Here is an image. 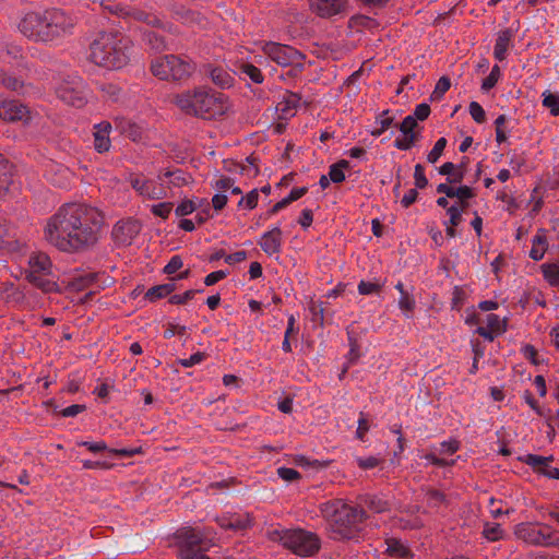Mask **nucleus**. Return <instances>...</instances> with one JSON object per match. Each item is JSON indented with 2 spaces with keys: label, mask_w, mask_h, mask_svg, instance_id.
<instances>
[{
  "label": "nucleus",
  "mask_w": 559,
  "mask_h": 559,
  "mask_svg": "<svg viewBox=\"0 0 559 559\" xmlns=\"http://www.w3.org/2000/svg\"><path fill=\"white\" fill-rule=\"evenodd\" d=\"M271 538L280 542L285 548L300 557L313 556L321 547V542L317 534L301 528L274 530L271 532Z\"/></svg>",
  "instance_id": "nucleus-6"
},
{
  "label": "nucleus",
  "mask_w": 559,
  "mask_h": 559,
  "mask_svg": "<svg viewBox=\"0 0 559 559\" xmlns=\"http://www.w3.org/2000/svg\"><path fill=\"white\" fill-rule=\"evenodd\" d=\"M386 552L396 559H413V554L409 548L400 539L388 538L385 540Z\"/></svg>",
  "instance_id": "nucleus-27"
},
{
  "label": "nucleus",
  "mask_w": 559,
  "mask_h": 559,
  "mask_svg": "<svg viewBox=\"0 0 559 559\" xmlns=\"http://www.w3.org/2000/svg\"><path fill=\"white\" fill-rule=\"evenodd\" d=\"M447 145L445 138H440L436 143L432 150L427 155V160L431 164L437 163V160L440 158V156L443 153V150Z\"/></svg>",
  "instance_id": "nucleus-42"
},
{
  "label": "nucleus",
  "mask_w": 559,
  "mask_h": 559,
  "mask_svg": "<svg viewBox=\"0 0 559 559\" xmlns=\"http://www.w3.org/2000/svg\"><path fill=\"white\" fill-rule=\"evenodd\" d=\"M326 521L329 536L333 540H358L367 518L366 511L357 506L335 499L320 507Z\"/></svg>",
  "instance_id": "nucleus-4"
},
{
  "label": "nucleus",
  "mask_w": 559,
  "mask_h": 559,
  "mask_svg": "<svg viewBox=\"0 0 559 559\" xmlns=\"http://www.w3.org/2000/svg\"><path fill=\"white\" fill-rule=\"evenodd\" d=\"M116 130L132 140L133 142L141 141L144 133V127L127 118H117L115 120Z\"/></svg>",
  "instance_id": "nucleus-21"
},
{
  "label": "nucleus",
  "mask_w": 559,
  "mask_h": 559,
  "mask_svg": "<svg viewBox=\"0 0 559 559\" xmlns=\"http://www.w3.org/2000/svg\"><path fill=\"white\" fill-rule=\"evenodd\" d=\"M200 207V203L195 204L191 200H185L182 201L177 207H176V215L177 216H187L193 213L197 209Z\"/></svg>",
  "instance_id": "nucleus-49"
},
{
  "label": "nucleus",
  "mask_w": 559,
  "mask_h": 559,
  "mask_svg": "<svg viewBox=\"0 0 559 559\" xmlns=\"http://www.w3.org/2000/svg\"><path fill=\"white\" fill-rule=\"evenodd\" d=\"M58 98L68 105L83 107L87 102V86L79 75H68L56 87Z\"/></svg>",
  "instance_id": "nucleus-11"
},
{
  "label": "nucleus",
  "mask_w": 559,
  "mask_h": 559,
  "mask_svg": "<svg viewBox=\"0 0 559 559\" xmlns=\"http://www.w3.org/2000/svg\"><path fill=\"white\" fill-rule=\"evenodd\" d=\"M469 114L477 123H483L486 119L485 110L477 102L469 104Z\"/></svg>",
  "instance_id": "nucleus-53"
},
{
  "label": "nucleus",
  "mask_w": 559,
  "mask_h": 559,
  "mask_svg": "<svg viewBox=\"0 0 559 559\" xmlns=\"http://www.w3.org/2000/svg\"><path fill=\"white\" fill-rule=\"evenodd\" d=\"M25 241L19 237L17 230L5 218L0 219V247L8 252H19Z\"/></svg>",
  "instance_id": "nucleus-15"
},
{
  "label": "nucleus",
  "mask_w": 559,
  "mask_h": 559,
  "mask_svg": "<svg viewBox=\"0 0 559 559\" xmlns=\"http://www.w3.org/2000/svg\"><path fill=\"white\" fill-rule=\"evenodd\" d=\"M0 118L9 122H27L31 116L28 108L23 104L16 100H4L0 103Z\"/></svg>",
  "instance_id": "nucleus-18"
},
{
  "label": "nucleus",
  "mask_w": 559,
  "mask_h": 559,
  "mask_svg": "<svg viewBox=\"0 0 559 559\" xmlns=\"http://www.w3.org/2000/svg\"><path fill=\"white\" fill-rule=\"evenodd\" d=\"M349 167V163L345 159L330 166L329 178L332 182L340 183L345 180L344 170Z\"/></svg>",
  "instance_id": "nucleus-35"
},
{
  "label": "nucleus",
  "mask_w": 559,
  "mask_h": 559,
  "mask_svg": "<svg viewBox=\"0 0 559 559\" xmlns=\"http://www.w3.org/2000/svg\"><path fill=\"white\" fill-rule=\"evenodd\" d=\"M0 83L4 87L12 90V91H19L23 85L22 82L17 78L8 75L4 72H0Z\"/></svg>",
  "instance_id": "nucleus-46"
},
{
  "label": "nucleus",
  "mask_w": 559,
  "mask_h": 559,
  "mask_svg": "<svg viewBox=\"0 0 559 559\" xmlns=\"http://www.w3.org/2000/svg\"><path fill=\"white\" fill-rule=\"evenodd\" d=\"M199 290H187L183 294L173 295L169 298V302L173 305H182L191 300Z\"/></svg>",
  "instance_id": "nucleus-54"
},
{
  "label": "nucleus",
  "mask_w": 559,
  "mask_h": 559,
  "mask_svg": "<svg viewBox=\"0 0 559 559\" xmlns=\"http://www.w3.org/2000/svg\"><path fill=\"white\" fill-rule=\"evenodd\" d=\"M543 105L550 110L552 116H559V95L548 91L543 93Z\"/></svg>",
  "instance_id": "nucleus-39"
},
{
  "label": "nucleus",
  "mask_w": 559,
  "mask_h": 559,
  "mask_svg": "<svg viewBox=\"0 0 559 559\" xmlns=\"http://www.w3.org/2000/svg\"><path fill=\"white\" fill-rule=\"evenodd\" d=\"M158 180L140 175L131 176L129 179L131 187L136 193L147 200H160L167 197L166 188L162 182V176H158Z\"/></svg>",
  "instance_id": "nucleus-13"
},
{
  "label": "nucleus",
  "mask_w": 559,
  "mask_h": 559,
  "mask_svg": "<svg viewBox=\"0 0 559 559\" xmlns=\"http://www.w3.org/2000/svg\"><path fill=\"white\" fill-rule=\"evenodd\" d=\"M204 359H205V354L198 352V353L192 354L188 358L179 359L178 364L185 368H190V367L201 364Z\"/></svg>",
  "instance_id": "nucleus-51"
},
{
  "label": "nucleus",
  "mask_w": 559,
  "mask_h": 559,
  "mask_svg": "<svg viewBox=\"0 0 559 559\" xmlns=\"http://www.w3.org/2000/svg\"><path fill=\"white\" fill-rule=\"evenodd\" d=\"M168 178L169 185L174 187L187 186L191 181V177L181 169L167 170L162 178Z\"/></svg>",
  "instance_id": "nucleus-31"
},
{
  "label": "nucleus",
  "mask_w": 559,
  "mask_h": 559,
  "mask_svg": "<svg viewBox=\"0 0 559 559\" xmlns=\"http://www.w3.org/2000/svg\"><path fill=\"white\" fill-rule=\"evenodd\" d=\"M103 225V214L96 207L84 203H67L47 218L43 237L61 252L83 253L97 245Z\"/></svg>",
  "instance_id": "nucleus-1"
},
{
  "label": "nucleus",
  "mask_w": 559,
  "mask_h": 559,
  "mask_svg": "<svg viewBox=\"0 0 559 559\" xmlns=\"http://www.w3.org/2000/svg\"><path fill=\"white\" fill-rule=\"evenodd\" d=\"M278 476L286 481H294L299 478V473L290 467H280L277 469Z\"/></svg>",
  "instance_id": "nucleus-63"
},
{
  "label": "nucleus",
  "mask_w": 559,
  "mask_h": 559,
  "mask_svg": "<svg viewBox=\"0 0 559 559\" xmlns=\"http://www.w3.org/2000/svg\"><path fill=\"white\" fill-rule=\"evenodd\" d=\"M150 69L159 80L179 81L190 78L195 67L186 58L166 55L153 59Z\"/></svg>",
  "instance_id": "nucleus-8"
},
{
  "label": "nucleus",
  "mask_w": 559,
  "mask_h": 559,
  "mask_svg": "<svg viewBox=\"0 0 559 559\" xmlns=\"http://www.w3.org/2000/svg\"><path fill=\"white\" fill-rule=\"evenodd\" d=\"M204 72L221 88H229L234 84V76L223 67L207 64L204 68Z\"/></svg>",
  "instance_id": "nucleus-23"
},
{
  "label": "nucleus",
  "mask_w": 559,
  "mask_h": 559,
  "mask_svg": "<svg viewBox=\"0 0 559 559\" xmlns=\"http://www.w3.org/2000/svg\"><path fill=\"white\" fill-rule=\"evenodd\" d=\"M144 40L147 45L151 46L152 49L155 50H163L166 47L164 38L154 32L147 33L144 37Z\"/></svg>",
  "instance_id": "nucleus-47"
},
{
  "label": "nucleus",
  "mask_w": 559,
  "mask_h": 559,
  "mask_svg": "<svg viewBox=\"0 0 559 559\" xmlns=\"http://www.w3.org/2000/svg\"><path fill=\"white\" fill-rule=\"evenodd\" d=\"M548 249L546 231L538 229L532 239V248L530 250V258L534 261H539L544 258Z\"/></svg>",
  "instance_id": "nucleus-26"
},
{
  "label": "nucleus",
  "mask_w": 559,
  "mask_h": 559,
  "mask_svg": "<svg viewBox=\"0 0 559 559\" xmlns=\"http://www.w3.org/2000/svg\"><path fill=\"white\" fill-rule=\"evenodd\" d=\"M430 115V107L426 103H421L415 107V110L412 116H415L416 120L424 121Z\"/></svg>",
  "instance_id": "nucleus-62"
},
{
  "label": "nucleus",
  "mask_w": 559,
  "mask_h": 559,
  "mask_svg": "<svg viewBox=\"0 0 559 559\" xmlns=\"http://www.w3.org/2000/svg\"><path fill=\"white\" fill-rule=\"evenodd\" d=\"M141 224L135 219H124L118 222L112 229V238L119 246H129L139 235Z\"/></svg>",
  "instance_id": "nucleus-14"
},
{
  "label": "nucleus",
  "mask_w": 559,
  "mask_h": 559,
  "mask_svg": "<svg viewBox=\"0 0 559 559\" xmlns=\"http://www.w3.org/2000/svg\"><path fill=\"white\" fill-rule=\"evenodd\" d=\"M260 49L270 60L278 66L283 68L289 67V72L294 75L304 70L305 55L292 46L275 41H262Z\"/></svg>",
  "instance_id": "nucleus-9"
},
{
  "label": "nucleus",
  "mask_w": 559,
  "mask_h": 559,
  "mask_svg": "<svg viewBox=\"0 0 559 559\" xmlns=\"http://www.w3.org/2000/svg\"><path fill=\"white\" fill-rule=\"evenodd\" d=\"M9 181L10 180L8 177V162L0 154V193L8 189Z\"/></svg>",
  "instance_id": "nucleus-52"
},
{
  "label": "nucleus",
  "mask_w": 559,
  "mask_h": 559,
  "mask_svg": "<svg viewBox=\"0 0 559 559\" xmlns=\"http://www.w3.org/2000/svg\"><path fill=\"white\" fill-rule=\"evenodd\" d=\"M27 278L45 293L57 290V283L52 275V262L44 252L32 253L28 259Z\"/></svg>",
  "instance_id": "nucleus-10"
},
{
  "label": "nucleus",
  "mask_w": 559,
  "mask_h": 559,
  "mask_svg": "<svg viewBox=\"0 0 559 559\" xmlns=\"http://www.w3.org/2000/svg\"><path fill=\"white\" fill-rule=\"evenodd\" d=\"M75 19L57 8L33 10L24 13L17 28L20 33L34 43L56 44L72 34Z\"/></svg>",
  "instance_id": "nucleus-2"
},
{
  "label": "nucleus",
  "mask_w": 559,
  "mask_h": 559,
  "mask_svg": "<svg viewBox=\"0 0 559 559\" xmlns=\"http://www.w3.org/2000/svg\"><path fill=\"white\" fill-rule=\"evenodd\" d=\"M486 323L489 329H491L498 335L502 334L507 330V320L501 319L499 316L495 313L487 314Z\"/></svg>",
  "instance_id": "nucleus-38"
},
{
  "label": "nucleus",
  "mask_w": 559,
  "mask_h": 559,
  "mask_svg": "<svg viewBox=\"0 0 559 559\" xmlns=\"http://www.w3.org/2000/svg\"><path fill=\"white\" fill-rule=\"evenodd\" d=\"M513 37V32L510 28L500 31L497 34V39L493 47V57L498 61H503L507 58V53Z\"/></svg>",
  "instance_id": "nucleus-25"
},
{
  "label": "nucleus",
  "mask_w": 559,
  "mask_h": 559,
  "mask_svg": "<svg viewBox=\"0 0 559 559\" xmlns=\"http://www.w3.org/2000/svg\"><path fill=\"white\" fill-rule=\"evenodd\" d=\"M234 181L235 180L230 177L221 176L212 181L211 186L213 189L217 190L218 193H225L233 187Z\"/></svg>",
  "instance_id": "nucleus-44"
},
{
  "label": "nucleus",
  "mask_w": 559,
  "mask_h": 559,
  "mask_svg": "<svg viewBox=\"0 0 559 559\" xmlns=\"http://www.w3.org/2000/svg\"><path fill=\"white\" fill-rule=\"evenodd\" d=\"M389 114V110H383L376 118V128L371 131V135L380 136L393 124V117H391Z\"/></svg>",
  "instance_id": "nucleus-32"
},
{
  "label": "nucleus",
  "mask_w": 559,
  "mask_h": 559,
  "mask_svg": "<svg viewBox=\"0 0 559 559\" xmlns=\"http://www.w3.org/2000/svg\"><path fill=\"white\" fill-rule=\"evenodd\" d=\"M483 536L489 542L503 539L504 531L498 523H486L483 530Z\"/></svg>",
  "instance_id": "nucleus-36"
},
{
  "label": "nucleus",
  "mask_w": 559,
  "mask_h": 559,
  "mask_svg": "<svg viewBox=\"0 0 559 559\" xmlns=\"http://www.w3.org/2000/svg\"><path fill=\"white\" fill-rule=\"evenodd\" d=\"M417 124L418 123H417L415 116L408 115L403 119L402 123L400 124V131L404 135L417 134L415 132Z\"/></svg>",
  "instance_id": "nucleus-45"
},
{
  "label": "nucleus",
  "mask_w": 559,
  "mask_h": 559,
  "mask_svg": "<svg viewBox=\"0 0 559 559\" xmlns=\"http://www.w3.org/2000/svg\"><path fill=\"white\" fill-rule=\"evenodd\" d=\"M356 463L361 469H372L380 464V459L376 456L357 457Z\"/></svg>",
  "instance_id": "nucleus-57"
},
{
  "label": "nucleus",
  "mask_w": 559,
  "mask_h": 559,
  "mask_svg": "<svg viewBox=\"0 0 559 559\" xmlns=\"http://www.w3.org/2000/svg\"><path fill=\"white\" fill-rule=\"evenodd\" d=\"M460 448V443L456 440H448L440 443V454H454Z\"/></svg>",
  "instance_id": "nucleus-61"
},
{
  "label": "nucleus",
  "mask_w": 559,
  "mask_h": 559,
  "mask_svg": "<svg viewBox=\"0 0 559 559\" xmlns=\"http://www.w3.org/2000/svg\"><path fill=\"white\" fill-rule=\"evenodd\" d=\"M540 269L547 283L552 287H559V264L545 263Z\"/></svg>",
  "instance_id": "nucleus-33"
},
{
  "label": "nucleus",
  "mask_w": 559,
  "mask_h": 559,
  "mask_svg": "<svg viewBox=\"0 0 559 559\" xmlns=\"http://www.w3.org/2000/svg\"><path fill=\"white\" fill-rule=\"evenodd\" d=\"M551 526L540 523L522 522L514 527L518 539L535 547H548Z\"/></svg>",
  "instance_id": "nucleus-12"
},
{
  "label": "nucleus",
  "mask_w": 559,
  "mask_h": 559,
  "mask_svg": "<svg viewBox=\"0 0 559 559\" xmlns=\"http://www.w3.org/2000/svg\"><path fill=\"white\" fill-rule=\"evenodd\" d=\"M136 56L133 40L123 32L107 29L98 32L88 47V60L106 70H120Z\"/></svg>",
  "instance_id": "nucleus-3"
},
{
  "label": "nucleus",
  "mask_w": 559,
  "mask_h": 559,
  "mask_svg": "<svg viewBox=\"0 0 559 559\" xmlns=\"http://www.w3.org/2000/svg\"><path fill=\"white\" fill-rule=\"evenodd\" d=\"M447 212H448V215L450 216V218L447 223L451 224L452 226H457L462 221L463 207L452 205V206L448 207Z\"/></svg>",
  "instance_id": "nucleus-56"
},
{
  "label": "nucleus",
  "mask_w": 559,
  "mask_h": 559,
  "mask_svg": "<svg viewBox=\"0 0 559 559\" xmlns=\"http://www.w3.org/2000/svg\"><path fill=\"white\" fill-rule=\"evenodd\" d=\"M217 522L222 528L243 531L251 526L252 519L248 513H234L221 516Z\"/></svg>",
  "instance_id": "nucleus-20"
},
{
  "label": "nucleus",
  "mask_w": 559,
  "mask_h": 559,
  "mask_svg": "<svg viewBox=\"0 0 559 559\" xmlns=\"http://www.w3.org/2000/svg\"><path fill=\"white\" fill-rule=\"evenodd\" d=\"M310 9L318 16L329 19L343 14L347 9L346 0H309Z\"/></svg>",
  "instance_id": "nucleus-16"
},
{
  "label": "nucleus",
  "mask_w": 559,
  "mask_h": 559,
  "mask_svg": "<svg viewBox=\"0 0 559 559\" xmlns=\"http://www.w3.org/2000/svg\"><path fill=\"white\" fill-rule=\"evenodd\" d=\"M399 307L405 311L406 316L408 317V313L412 312L415 308V300L407 293H403V296H401L399 299Z\"/></svg>",
  "instance_id": "nucleus-55"
},
{
  "label": "nucleus",
  "mask_w": 559,
  "mask_h": 559,
  "mask_svg": "<svg viewBox=\"0 0 559 559\" xmlns=\"http://www.w3.org/2000/svg\"><path fill=\"white\" fill-rule=\"evenodd\" d=\"M259 202V192L257 189L251 190L245 197H241L238 202V207L253 210Z\"/></svg>",
  "instance_id": "nucleus-40"
},
{
  "label": "nucleus",
  "mask_w": 559,
  "mask_h": 559,
  "mask_svg": "<svg viewBox=\"0 0 559 559\" xmlns=\"http://www.w3.org/2000/svg\"><path fill=\"white\" fill-rule=\"evenodd\" d=\"M380 290V286L378 284L371 282L361 281L358 284V292L360 295H371L378 293Z\"/></svg>",
  "instance_id": "nucleus-64"
},
{
  "label": "nucleus",
  "mask_w": 559,
  "mask_h": 559,
  "mask_svg": "<svg viewBox=\"0 0 559 559\" xmlns=\"http://www.w3.org/2000/svg\"><path fill=\"white\" fill-rule=\"evenodd\" d=\"M123 16H131L132 19L144 22L147 25L159 27L162 26L160 20L152 13L144 12L142 10L133 9L126 12H121Z\"/></svg>",
  "instance_id": "nucleus-29"
},
{
  "label": "nucleus",
  "mask_w": 559,
  "mask_h": 559,
  "mask_svg": "<svg viewBox=\"0 0 559 559\" xmlns=\"http://www.w3.org/2000/svg\"><path fill=\"white\" fill-rule=\"evenodd\" d=\"M175 288L176 285L174 282L156 285L151 287L146 292L145 298L148 299L150 301H155L170 295L175 290Z\"/></svg>",
  "instance_id": "nucleus-30"
},
{
  "label": "nucleus",
  "mask_w": 559,
  "mask_h": 559,
  "mask_svg": "<svg viewBox=\"0 0 559 559\" xmlns=\"http://www.w3.org/2000/svg\"><path fill=\"white\" fill-rule=\"evenodd\" d=\"M259 245L267 255H274L278 253L282 247V230L280 226H275L269 231H265L261 236Z\"/></svg>",
  "instance_id": "nucleus-19"
},
{
  "label": "nucleus",
  "mask_w": 559,
  "mask_h": 559,
  "mask_svg": "<svg viewBox=\"0 0 559 559\" xmlns=\"http://www.w3.org/2000/svg\"><path fill=\"white\" fill-rule=\"evenodd\" d=\"M500 76H501L500 68L498 66H493L491 68L490 73L484 79V81L481 83V90L485 92H488L489 90H491L497 84Z\"/></svg>",
  "instance_id": "nucleus-41"
},
{
  "label": "nucleus",
  "mask_w": 559,
  "mask_h": 559,
  "mask_svg": "<svg viewBox=\"0 0 559 559\" xmlns=\"http://www.w3.org/2000/svg\"><path fill=\"white\" fill-rule=\"evenodd\" d=\"M414 179H415V186L418 189H424L428 186V179L425 175V169L423 165L417 164L414 168Z\"/></svg>",
  "instance_id": "nucleus-50"
},
{
  "label": "nucleus",
  "mask_w": 559,
  "mask_h": 559,
  "mask_svg": "<svg viewBox=\"0 0 559 559\" xmlns=\"http://www.w3.org/2000/svg\"><path fill=\"white\" fill-rule=\"evenodd\" d=\"M182 260L179 255H174L164 267V273L174 274L182 267Z\"/></svg>",
  "instance_id": "nucleus-59"
},
{
  "label": "nucleus",
  "mask_w": 559,
  "mask_h": 559,
  "mask_svg": "<svg viewBox=\"0 0 559 559\" xmlns=\"http://www.w3.org/2000/svg\"><path fill=\"white\" fill-rule=\"evenodd\" d=\"M175 540L180 559H211L204 555L212 546L205 532L190 526L182 527L175 533Z\"/></svg>",
  "instance_id": "nucleus-7"
},
{
  "label": "nucleus",
  "mask_w": 559,
  "mask_h": 559,
  "mask_svg": "<svg viewBox=\"0 0 559 559\" xmlns=\"http://www.w3.org/2000/svg\"><path fill=\"white\" fill-rule=\"evenodd\" d=\"M78 445L84 447L93 453H98V452L108 450L105 441H96V442L82 441V442H79Z\"/></svg>",
  "instance_id": "nucleus-58"
},
{
  "label": "nucleus",
  "mask_w": 559,
  "mask_h": 559,
  "mask_svg": "<svg viewBox=\"0 0 559 559\" xmlns=\"http://www.w3.org/2000/svg\"><path fill=\"white\" fill-rule=\"evenodd\" d=\"M176 16L182 24L192 28H205L209 24L207 19L198 11L179 10Z\"/></svg>",
  "instance_id": "nucleus-24"
},
{
  "label": "nucleus",
  "mask_w": 559,
  "mask_h": 559,
  "mask_svg": "<svg viewBox=\"0 0 559 559\" xmlns=\"http://www.w3.org/2000/svg\"><path fill=\"white\" fill-rule=\"evenodd\" d=\"M522 461L533 467V469L550 479H559V468L550 465L552 456H542L537 454H526Z\"/></svg>",
  "instance_id": "nucleus-17"
},
{
  "label": "nucleus",
  "mask_w": 559,
  "mask_h": 559,
  "mask_svg": "<svg viewBox=\"0 0 559 559\" xmlns=\"http://www.w3.org/2000/svg\"><path fill=\"white\" fill-rule=\"evenodd\" d=\"M474 197L473 189L467 186H461L454 189V198H457L461 203Z\"/></svg>",
  "instance_id": "nucleus-60"
},
{
  "label": "nucleus",
  "mask_w": 559,
  "mask_h": 559,
  "mask_svg": "<svg viewBox=\"0 0 559 559\" xmlns=\"http://www.w3.org/2000/svg\"><path fill=\"white\" fill-rule=\"evenodd\" d=\"M174 104L186 115L201 119H216L228 112V97L211 88L200 86L174 96Z\"/></svg>",
  "instance_id": "nucleus-5"
},
{
  "label": "nucleus",
  "mask_w": 559,
  "mask_h": 559,
  "mask_svg": "<svg viewBox=\"0 0 559 559\" xmlns=\"http://www.w3.org/2000/svg\"><path fill=\"white\" fill-rule=\"evenodd\" d=\"M418 139H419V134H408V135L403 134L402 138H397L394 141V146L399 150L407 151L415 144V142Z\"/></svg>",
  "instance_id": "nucleus-43"
},
{
  "label": "nucleus",
  "mask_w": 559,
  "mask_h": 559,
  "mask_svg": "<svg viewBox=\"0 0 559 559\" xmlns=\"http://www.w3.org/2000/svg\"><path fill=\"white\" fill-rule=\"evenodd\" d=\"M173 210V203L170 202H162L157 204H153L151 206V212L158 217L167 218Z\"/></svg>",
  "instance_id": "nucleus-48"
},
{
  "label": "nucleus",
  "mask_w": 559,
  "mask_h": 559,
  "mask_svg": "<svg viewBox=\"0 0 559 559\" xmlns=\"http://www.w3.org/2000/svg\"><path fill=\"white\" fill-rule=\"evenodd\" d=\"M111 124L108 121H102L94 127V147L98 153L108 152L111 142L109 139V134L111 131Z\"/></svg>",
  "instance_id": "nucleus-22"
},
{
  "label": "nucleus",
  "mask_w": 559,
  "mask_h": 559,
  "mask_svg": "<svg viewBox=\"0 0 559 559\" xmlns=\"http://www.w3.org/2000/svg\"><path fill=\"white\" fill-rule=\"evenodd\" d=\"M22 56V49L20 46L9 43L0 44V60L10 61L11 59H17Z\"/></svg>",
  "instance_id": "nucleus-34"
},
{
  "label": "nucleus",
  "mask_w": 559,
  "mask_h": 559,
  "mask_svg": "<svg viewBox=\"0 0 559 559\" xmlns=\"http://www.w3.org/2000/svg\"><path fill=\"white\" fill-rule=\"evenodd\" d=\"M439 174L445 175V176H452V178L448 179L450 182H461L464 177L463 170L462 169L456 170V166L451 162H447L443 165H441L439 167Z\"/></svg>",
  "instance_id": "nucleus-37"
},
{
  "label": "nucleus",
  "mask_w": 559,
  "mask_h": 559,
  "mask_svg": "<svg viewBox=\"0 0 559 559\" xmlns=\"http://www.w3.org/2000/svg\"><path fill=\"white\" fill-rule=\"evenodd\" d=\"M238 72L242 80H249L255 84H261L264 80L261 70L249 62L240 63L238 67Z\"/></svg>",
  "instance_id": "nucleus-28"
}]
</instances>
